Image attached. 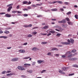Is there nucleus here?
<instances>
[{"mask_svg":"<svg viewBox=\"0 0 78 78\" xmlns=\"http://www.w3.org/2000/svg\"><path fill=\"white\" fill-rule=\"evenodd\" d=\"M32 34L35 35V34H37V32H33Z\"/></svg>","mask_w":78,"mask_h":78,"instance_id":"nucleus-51","label":"nucleus"},{"mask_svg":"<svg viewBox=\"0 0 78 78\" xmlns=\"http://www.w3.org/2000/svg\"><path fill=\"white\" fill-rule=\"evenodd\" d=\"M17 12H18V14H20V13H22V12H20L19 11H17Z\"/></svg>","mask_w":78,"mask_h":78,"instance_id":"nucleus-52","label":"nucleus"},{"mask_svg":"<svg viewBox=\"0 0 78 78\" xmlns=\"http://www.w3.org/2000/svg\"><path fill=\"white\" fill-rule=\"evenodd\" d=\"M36 28H38V27H34L33 29L32 30H34V29H36Z\"/></svg>","mask_w":78,"mask_h":78,"instance_id":"nucleus-55","label":"nucleus"},{"mask_svg":"<svg viewBox=\"0 0 78 78\" xmlns=\"http://www.w3.org/2000/svg\"><path fill=\"white\" fill-rule=\"evenodd\" d=\"M59 72L60 73H62V71L61 70H60L59 71Z\"/></svg>","mask_w":78,"mask_h":78,"instance_id":"nucleus-50","label":"nucleus"},{"mask_svg":"<svg viewBox=\"0 0 78 78\" xmlns=\"http://www.w3.org/2000/svg\"><path fill=\"white\" fill-rule=\"evenodd\" d=\"M28 72H29L30 73H31L32 72H33V71L31 70H28L27 71Z\"/></svg>","mask_w":78,"mask_h":78,"instance_id":"nucleus-33","label":"nucleus"},{"mask_svg":"<svg viewBox=\"0 0 78 78\" xmlns=\"http://www.w3.org/2000/svg\"><path fill=\"white\" fill-rule=\"evenodd\" d=\"M76 50L73 49L72 51H71L72 53H74V52H76Z\"/></svg>","mask_w":78,"mask_h":78,"instance_id":"nucleus-28","label":"nucleus"},{"mask_svg":"<svg viewBox=\"0 0 78 78\" xmlns=\"http://www.w3.org/2000/svg\"><path fill=\"white\" fill-rule=\"evenodd\" d=\"M51 33H49V34H48L47 35V36H50V35H51Z\"/></svg>","mask_w":78,"mask_h":78,"instance_id":"nucleus-63","label":"nucleus"},{"mask_svg":"<svg viewBox=\"0 0 78 78\" xmlns=\"http://www.w3.org/2000/svg\"><path fill=\"white\" fill-rule=\"evenodd\" d=\"M13 74L12 73H11L9 74H8L6 75L7 76H11V75H12Z\"/></svg>","mask_w":78,"mask_h":78,"instance_id":"nucleus-22","label":"nucleus"},{"mask_svg":"<svg viewBox=\"0 0 78 78\" xmlns=\"http://www.w3.org/2000/svg\"><path fill=\"white\" fill-rule=\"evenodd\" d=\"M51 51H54V50H56L57 51H58V49H57L56 48H53L51 50Z\"/></svg>","mask_w":78,"mask_h":78,"instance_id":"nucleus-14","label":"nucleus"},{"mask_svg":"<svg viewBox=\"0 0 78 78\" xmlns=\"http://www.w3.org/2000/svg\"><path fill=\"white\" fill-rule=\"evenodd\" d=\"M74 73H71L69 74V76H72V75H74Z\"/></svg>","mask_w":78,"mask_h":78,"instance_id":"nucleus-37","label":"nucleus"},{"mask_svg":"<svg viewBox=\"0 0 78 78\" xmlns=\"http://www.w3.org/2000/svg\"><path fill=\"white\" fill-rule=\"evenodd\" d=\"M75 56V54H71L69 55L68 56L67 58H68V60L69 61H76V60H77L78 59L76 58H71V57H73Z\"/></svg>","mask_w":78,"mask_h":78,"instance_id":"nucleus-1","label":"nucleus"},{"mask_svg":"<svg viewBox=\"0 0 78 78\" xmlns=\"http://www.w3.org/2000/svg\"><path fill=\"white\" fill-rule=\"evenodd\" d=\"M57 3V1H54L53 2H52V4H55V3Z\"/></svg>","mask_w":78,"mask_h":78,"instance_id":"nucleus-47","label":"nucleus"},{"mask_svg":"<svg viewBox=\"0 0 78 78\" xmlns=\"http://www.w3.org/2000/svg\"><path fill=\"white\" fill-rule=\"evenodd\" d=\"M13 5V4H10L9 5H7V7H10V6H12V5Z\"/></svg>","mask_w":78,"mask_h":78,"instance_id":"nucleus-20","label":"nucleus"},{"mask_svg":"<svg viewBox=\"0 0 78 78\" xmlns=\"http://www.w3.org/2000/svg\"><path fill=\"white\" fill-rule=\"evenodd\" d=\"M6 30H12V28L11 27H9L8 28H7Z\"/></svg>","mask_w":78,"mask_h":78,"instance_id":"nucleus-35","label":"nucleus"},{"mask_svg":"<svg viewBox=\"0 0 78 78\" xmlns=\"http://www.w3.org/2000/svg\"><path fill=\"white\" fill-rule=\"evenodd\" d=\"M27 9H31V7L30 6H29L28 7Z\"/></svg>","mask_w":78,"mask_h":78,"instance_id":"nucleus-42","label":"nucleus"},{"mask_svg":"<svg viewBox=\"0 0 78 78\" xmlns=\"http://www.w3.org/2000/svg\"><path fill=\"white\" fill-rule=\"evenodd\" d=\"M51 20H52L53 21H55V20H56V19H51Z\"/></svg>","mask_w":78,"mask_h":78,"instance_id":"nucleus-62","label":"nucleus"},{"mask_svg":"<svg viewBox=\"0 0 78 78\" xmlns=\"http://www.w3.org/2000/svg\"><path fill=\"white\" fill-rule=\"evenodd\" d=\"M20 8V5H18L17 7H16V9H19V8Z\"/></svg>","mask_w":78,"mask_h":78,"instance_id":"nucleus-44","label":"nucleus"},{"mask_svg":"<svg viewBox=\"0 0 78 78\" xmlns=\"http://www.w3.org/2000/svg\"><path fill=\"white\" fill-rule=\"evenodd\" d=\"M42 44H47V42H42Z\"/></svg>","mask_w":78,"mask_h":78,"instance_id":"nucleus-36","label":"nucleus"},{"mask_svg":"<svg viewBox=\"0 0 78 78\" xmlns=\"http://www.w3.org/2000/svg\"><path fill=\"white\" fill-rule=\"evenodd\" d=\"M68 69H69V68L64 67L62 68V71H66Z\"/></svg>","mask_w":78,"mask_h":78,"instance_id":"nucleus-4","label":"nucleus"},{"mask_svg":"<svg viewBox=\"0 0 78 78\" xmlns=\"http://www.w3.org/2000/svg\"><path fill=\"white\" fill-rule=\"evenodd\" d=\"M55 27L56 28H57V29H59V30H61V28L59 26H56Z\"/></svg>","mask_w":78,"mask_h":78,"instance_id":"nucleus-12","label":"nucleus"},{"mask_svg":"<svg viewBox=\"0 0 78 78\" xmlns=\"http://www.w3.org/2000/svg\"><path fill=\"white\" fill-rule=\"evenodd\" d=\"M30 56H29L28 57H25L24 58H23V59H28L29 58H30Z\"/></svg>","mask_w":78,"mask_h":78,"instance_id":"nucleus-32","label":"nucleus"},{"mask_svg":"<svg viewBox=\"0 0 78 78\" xmlns=\"http://www.w3.org/2000/svg\"><path fill=\"white\" fill-rule=\"evenodd\" d=\"M62 21V23H66V20H63Z\"/></svg>","mask_w":78,"mask_h":78,"instance_id":"nucleus-17","label":"nucleus"},{"mask_svg":"<svg viewBox=\"0 0 78 78\" xmlns=\"http://www.w3.org/2000/svg\"><path fill=\"white\" fill-rule=\"evenodd\" d=\"M2 33H3V31H0V34H2Z\"/></svg>","mask_w":78,"mask_h":78,"instance_id":"nucleus-60","label":"nucleus"},{"mask_svg":"<svg viewBox=\"0 0 78 78\" xmlns=\"http://www.w3.org/2000/svg\"><path fill=\"white\" fill-rule=\"evenodd\" d=\"M71 53L70 52V51H68V52H67L66 53V55H69Z\"/></svg>","mask_w":78,"mask_h":78,"instance_id":"nucleus-29","label":"nucleus"},{"mask_svg":"<svg viewBox=\"0 0 78 78\" xmlns=\"http://www.w3.org/2000/svg\"><path fill=\"white\" fill-rule=\"evenodd\" d=\"M57 2L58 3H60V4H62V2L60 1H57Z\"/></svg>","mask_w":78,"mask_h":78,"instance_id":"nucleus-31","label":"nucleus"},{"mask_svg":"<svg viewBox=\"0 0 78 78\" xmlns=\"http://www.w3.org/2000/svg\"><path fill=\"white\" fill-rule=\"evenodd\" d=\"M24 66H30L31 64H25L24 65Z\"/></svg>","mask_w":78,"mask_h":78,"instance_id":"nucleus-18","label":"nucleus"},{"mask_svg":"<svg viewBox=\"0 0 78 78\" xmlns=\"http://www.w3.org/2000/svg\"><path fill=\"white\" fill-rule=\"evenodd\" d=\"M23 5H25V4H27L28 3V2L27 1H24V2H23Z\"/></svg>","mask_w":78,"mask_h":78,"instance_id":"nucleus-23","label":"nucleus"},{"mask_svg":"<svg viewBox=\"0 0 78 78\" xmlns=\"http://www.w3.org/2000/svg\"><path fill=\"white\" fill-rule=\"evenodd\" d=\"M6 73V71H4L3 72H2V74H5Z\"/></svg>","mask_w":78,"mask_h":78,"instance_id":"nucleus-40","label":"nucleus"},{"mask_svg":"<svg viewBox=\"0 0 78 78\" xmlns=\"http://www.w3.org/2000/svg\"><path fill=\"white\" fill-rule=\"evenodd\" d=\"M61 35V34H56L57 36H58V37H59L60 35Z\"/></svg>","mask_w":78,"mask_h":78,"instance_id":"nucleus-39","label":"nucleus"},{"mask_svg":"<svg viewBox=\"0 0 78 78\" xmlns=\"http://www.w3.org/2000/svg\"><path fill=\"white\" fill-rule=\"evenodd\" d=\"M57 9H51V10L52 11H57Z\"/></svg>","mask_w":78,"mask_h":78,"instance_id":"nucleus-19","label":"nucleus"},{"mask_svg":"<svg viewBox=\"0 0 78 78\" xmlns=\"http://www.w3.org/2000/svg\"><path fill=\"white\" fill-rule=\"evenodd\" d=\"M45 72H46V70H43L41 72V73H44Z\"/></svg>","mask_w":78,"mask_h":78,"instance_id":"nucleus-38","label":"nucleus"},{"mask_svg":"<svg viewBox=\"0 0 78 78\" xmlns=\"http://www.w3.org/2000/svg\"><path fill=\"white\" fill-rule=\"evenodd\" d=\"M65 19L68 22H70V19L68 18H66Z\"/></svg>","mask_w":78,"mask_h":78,"instance_id":"nucleus-25","label":"nucleus"},{"mask_svg":"<svg viewBox=\"0 0 78 78\" xmlns=\"http://www.w3.org/2000/svg\"><path fill=\"white\" fill-rule=\"evenodd\" d=\"M42 17V15H38L37 16V17Z\"/></svg>","mask_w":78,"mask_h":78,"instance_id":"nucleus-54","label":"nucleus"},{"mask_svg":"<svg viewBox=\"0 0 78 78\" xmlns=\"http://www.w3.org/2000/svg\"><path fill=\"white\" fill-rule=\"evenodd\" d=\"M20 51H22L21 53H23L25 52V51L23 49H21Z\"/></svg>","mask_w":78,"mask_h":78,"instance_id":"nucleus-21","label":"nucleus"},{"mask_svg":"<svg viewBox=\"0 0 78 78\" xmlns=\"http://www.w3.org/2000/svg\"><path fill=\"white\" fill-rule=\"evenodd\" d=\"M23 16L24 17H27V16H28V14H24V15Z\"/></svg>","mask_w":78,"mask_h":78,"instance_id":"nucleus-48","label":"nucleus"},{"mask_svg":"<svg viewBox=\"0 0 78 78\" xmlns=\"http://www.w3.org/2000/svg\"><path fill=\"white\" fill-rule=\"evenodd\" d=\"M36 50H39V49L37 48L36 47H34L32 49V50L33 51H36Z\"/></svg>","mask_w":78,"mask_h":78,"instance_id":"nucleus-7","label":"nucleus"},{"mask_svg":"<svg viewBox=\"0 0 78 78\" xmlns=\"http://www.w3.org/2000/svg\"><path fill=\"white\" fill-rule=\"evenodd\" d=\"M35 64H36V62H34L32 63V66H34L35 65Z\"/></svg>","mask_w":78,"mask_h":78,"instance_id":"nucleus-45","label":"nucleus"},{"mask_svg":"<svg viewBox=\"0 0 78 78\" xmlns=\"http://www.w3.org/2000/svg\"><path fill=\"white\" fill-rule=\"evenodd\" d=\"M23 27H25V28H27V27H28V25H24Z\"/></svg>","mask_w":78,"mask_h":78,"instance_id":"nucleus-46","label":"nucleus"},{"mask_svg":"<svg viewBox=\"0 0 78 78\" xmlns=\"http://www.w3.org/2000/svg\"><path fill=\"white\" fill-rule=\"evenodd\" d=\"M73 67H76L78 68V65H73Z\"/></svg>","mask_w":78,"mask_h":78,"instance_id":"nucleus-16","label":"nucleus"},{"mask_svg":"<svg viewBox=\"0 0 78 78\" xmlns=\"http://www.w3.org/2000/svg\"><path fill=\"white\" fill-rule=\"evenodd\" d=\"M12 13H16V12H17V11H12Z\"/></svg>","mask_w":78,"mask_h":78,"instance_id":"nucleus-49","label":"nucleus"},{"mask_svg":"<svg viewBox=\"0 0 78 78\" xmlns=\"http://www.w3.org/2000/svg\"><path fill=\"white\" fill-rule=\"evenodd\" d=\"M37 62H38V64H41L42 62H44V60H38L37 61Z\"/></svg>","mask_w":78,"mask_h":78,"instance_id":"nucleus-6","label":"nucleus"},{"mask_svg":"<svg viewBox=\"0 0 78 78\" xmlns=\"http://www.w3.org/2000/svg\"><path fill=\"white\" fill-rule=\"evenodd\" d=\"M49 33H52V34H53V33H55V31L53 30H51L49 31Z\"/></svg>","mask_w":78,"mask_h":78,"instance_id":"nucleus-24","label":"nucleus"},{"mask_svg":"<svg viewBox=\"0 0 78 78\" xmlns=\"http://www.w3.org/2000/svg\"><path fill=\"white\" fill-rule=\"evenodd\" d=\"M12 8V6L9 7L8 8V9H7V11H8L9 12H10V11H11Z\"/></svg>","mask_w":78,"mask_h":78,"instance_id":"nucleus-9","label":"nucleus"},{"mask_svg":"<svg viewBox=\"0 0 78 78\" xmlns=\"http://www.w3.org/2000/svg\"><path fill=\"white\" fill-rule=\"evenodd\" d=\"M4 33H5V34H8V33H9V32L8 31L5 30L4 32Z\"/></svg>","mask_w":78,"mask_h":78,"instance_id":"nucleus-15","label":"nucleus"},{"mask_svg":"<svg viewBox=\"0 0 78 78\" xmlns=\"http://www.w3.org/2000/svg\"><path fill=\"white\" fill-rule=\"evenodd\" d=\"M17 68L20 70H25V68L21 66H18Z\"/></svg>","mask_w":78,"mask_h":78,"instance_id":"nucleus-2","label":"nucleus"},{"mask_svg":"<svg viewBox=\"0 0 78 78\" xmlns=\"http://www.w3.org/2000/svg\"><path fill=\"white\" fill-rule=\"evenodd\" d=\"M72 13V12H69L66 13V14L67 15H69V14H70Z\"/></svg>","mask_w":78,"mask_h":78,"instance_id":"nucleus-34","label":"nucleus"},{"mask_svg":"<svg viewBox=\"0 0 78 78\" xmlns=\"http://www.w3.org/2000/svg\"><path fill=\"white\" fill-rule=\"evenodd\" d=\"M60 10H61L62 11H64V9H63L60 8Z\"/></svg>","mask_w":78,"mask_h":78,"instance_id":"nucleus-61","label":"nucleus"},{"mask_svg":"<svg viewBox=\"0 0 78 78\" xmlns=\"http://www.w3.org/2000/svg\"><path fill=\"white\" fill-rule=\"evenodd\" d=\"M61 44L63 45H69V44H70L69 43L67 42H62Z\"/></svg>","mask_w":78,"mask_h":78,"instance_id":"nucleus-5","label":"nucleus"},{"mask_svg":"<svg viewBox=\"0 0 78 78\" xmlns=\"http://www.w3.org/2000/svg\"><path fill=\"white\" fill-rule=\"evenodd\" d=\"M5 12H2V13H0V14L1 15H2L3 14H5Z\"/></svg>","mask_w":78,"mask_h":78,"instance_id":"nucleus-53","label":"nucleus"},{"mask_svg":"<svg viewBox=\"0 0 78 78\" xmlns=\"http://www.w3.org/2000/svg\"><path fill=\"white\" fill-rule=\"evenodd\" d=\"M47 55H51V52H49L47 54Z\"/></svg>","mask_w":78,"mask_h":78,"instance_id":"nucleus-57","label":"nucleus"},{"mask_svg":"<svg viewBox=\"0 0 78 78\" xmlns=\"http://www.w3.org/2000/svg\"><path fill=\"white\" fill-rule=\"evenodd\" d=\"M11 72V71H8L6 72V73H9Z\"/></svg>","mask_w":78,"mask_h":78,"instance_id":"nucleus-41","label":"nucleus"},{"mask_svg":"<svg viewBox=\"0 0 78 78\" xmlns=\"http://www.w3.org/2000/svg\"><path fill=\"white\" fill-rule=\"evenodd\" d=\"M32 36L31 34H29L27 36L28 37H32Z\"/></svg>","mask_w":78,"mask_h":78,"instance_id":"nucleus-30","label":"nucleus"},{"mask_svg":"<svg viewBox=\"0 0 78 78\" xmlns=\"http://www.w3.org/2000/svg\"><path fill=\"white\" fill-rule=\"evenodd\" d=\"M19 58H14L11 60V61L16 62L18 61Z\"/></svg>","mask_w":78,"mask_h":78,"instance_id":"nucleus-3","label":"nucleus"},{"mask_svg":"<svg viewBox=\"0 0 78 78\" xmlns=\"http://www.w3.org/2000/svg\"><path fill=\"white\" fill-rule=\"evenodd\" d=\"M70 41L71 44H73L74 43V40L72 38H71L70 39Z\"/></svg>","mask_w":78,"mask_h":78,"instance_id":"nucleus-13","label":"nucleus"},{"mask_svg":"<svg viewBox=\"0 0 78 78\" xmlns=\"http://www.w3.org/2000/svg\"><path fill=\"white\" fill-rule=\"evenodd\" d=\"M28 27H32V24H30L29 25H28Z\"/></svg>","mask_w":78,"mask_h":78,"instance_id":"nucleus-43","label":"nucleus"},{"mask_svg":"<svg viewBox=\"0 0 78 78\" xmlns=\"http://www.w3.org/2000/svg\"><path fill=\"white\" fill-rule=\"evenodd\" d=\"M5 17H11V15H9V14H6L5 16Z\"/></svg>","mask_w":78,"mask_h":78,"instance_id":"nucleus-10","label":"nucleus"},{"mask_svg":"<svg viewBox=\"0 0 78 78\" xmlns=\"http://www.w3.org/2000/svg\"><path fill=\"white\" fill-rule=\"evenodd\" d=\"M7 37L6 36H3V38L4 39H7Z\"/></svg>","mask_w":78,"mask_h":78,"instance_id":"nucleus-58","label":"nucleus"},{"mask_svg":"<svg viewBox=\"0 0 78 78\" xmlns=\"http://www.w3.org/2000/svg\"><path fill=\"white\" fill-rule=\"evenodd\" d=\"M62 58H66V55H62Z\"/></svg>","mask_w":78,"mask_h":78,"instance_id":"nucleus-64","label":"nucleus"},{"mask_svg":"<svg viewBox=\"0 0 78 78\" xmlns=\"http://www.w3.org/2000/svg\"><path fill=\"white\" fill-rule=\"evenodd\" d=\"M30 4H31V2L29 1L28 4H27V5H30Z\"/></svg>","mask_w":78,"mask_h":78,"instance_id":"nucleus-59","label":"nucleus"},{"mask_svg":"<svg viewBox=\"0 0 78 78\" xmlns=\"http://www.w3.org/2000/svg\"><path fill=\"white\" fill-rule=\"evenodd\" d=\"M64 3V4H65V5H69L70 4L69 3L67 2H65Z\"/></svg>","mask_w":78,"mask_h":78,"instance_id":"nucleus-27","label":"nucleus"},{"mask_svg":"<svg viewBox=\"0 0 78 78\" xmlns=\"http://www.w3.org/2000/svg\"><path fill=\"white\" fill-rule=\"evenodd\" d=\"M75 17L76 19H78V16L77 15H76L74 16Z\"/></svg>","mask_w":78,"mask_h":78,"instance_id":"nucleus-26","label":"nucleus"},{"mask_svg":"<svg viewBox=\"0 0 78 78\" xmlns=\"http://www.w3.org/2000/svg\"><path fill=\"white\" fill-rule=\"evenodd\" d=\"M28 43H25L23 44V45H27Z\"/></svg>","mask_w":78,"mask_h":78,"instance_id":"nucleus-56","label":"nucleus"},{"mask_svg":"<svg viewBox=\"0 0 78 78\" xmlns=\"http://www.w3.org/2000/svg\"><path fill=\"white\" fill-rule=\"evenodd\" d=\"M67 23L68 25H73V23H72V22L70 21H68L67 22Z\"/></svg>","mask_w":78,"mask_h":78,"instance_id":"nucleus-11","label":"nucleus"},{"mask_svg":"<svg viewBox=\"0 0 78 78\" xmlns=\"http://www.w3.org/2000/svg\"><path fill=\"white\" fill-rule=\"evenodd\" d=\"M48 26H45L43 27H42V29H43V30H46V29H48Z\"/></svg>","mask_w":78,"mask_h":78,"instance_id":"nucleus-8","label":"nucleus"}]
</instances>
